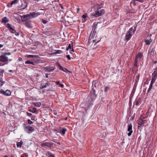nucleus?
Masks as SVG:
<instances>
[{
    "instance_id": "obj_1",
    "label": "nucleus",
    "mask_w": 157,
    "mask_h": 157,
    "mask_svg": "<svg viewBox=\"0 0 157 157\" xmlns=\"http://www.w3.org/2000/svg\"><path fill=\"white\" fill-rule=\"evenodd\" d=\"M8 58L2 54L0 56V66H3L8 64Z\"/></svg>"
},
{
    "instance_id": "obj_2",
    "label": "nucleus",
    "mask_w": 157,
    "mask_h": 157,
    "mask_svg": "<svg viewBox=\"0 0 157 157\" xmlns=\"http://www.w3.org/2000/svg\"><path fill=\"white\" fill-rule=\"evenodd\" d=\"M105 13V11L103 9L100 10H97L95 13H93L91 15L95 17H98L103 15Z\"/></svg>"
},
{
    "instance_id": "obj_3",
    "label": "nucleus",
    "mask_w": 157,
    "mask_h": 157,
    "mask_svg": "<svg viewBox=\"0 0 157 157\" xmlns=\"http://www.w3.org/2000/svg\"><path fill=\"white\" fill-rule=\"evenodd\" d=\"M31 19L30 15L29 14H27L23 15L21 17V19L22 21H26Z\"/></svg>"
},
{
    "instance_id": "obj_4",
    "label": "nucleus",
    "mask_w": 157,
    "mask_h": 157,
    "mask_svg": "<svg viewBox=\"0 0 157 157\" xmlns=\"http://www.w3.org/2000/svg\"><path fill=\"white\" fill-rule=\"evenodd\" d=\"M128 136H130L133 132L132 130V124H129L128 126Z\"/></svg>"
},
{
    "instance_id": "obj_5",
    "label": "nucleus",
    "mask_w": 157,
    "mask_h": 157,
    "mask_svg": "<svg viewBox=\"0 0 157 157\" xmlns=\"http://www.w3.org/2000/svg\"><path fill=\"white\" fill-rule=\"evenodd\" d=\"M41 13L38 12H33L30 13L29 14L30 15L31 18H35L38 17L39 15H40Z\"/></svg>"
},
{
    "instance_id": "obj_6",
    "label": "nucleus",
    "mask_w": 157,
    "mask_h": 157,
    "mask_svg": "<svg viewBox=\"0 0 157 157\" xmlns=\"http://www.w3.org/2000/svg\"><path fill=\"white\" fill-rule=\"evenodd\" d=\"M137 27V26H134L131 28H130L128 32L129 33H130L132 34V35L133 34L136 30V28Z\"/></svg>"
},
{
    "instance_id": "obj_7",
    "label": "nucleus",
    "mask_w": 157,
    "mask_h": 157,
    "mask_svg": "<svg viewBox=\"0 0 157 157\" xmlns=\"http://www.w3.org/2000/svg\"><path fill=\"white\" fill-rule=\"evenodd\" d=\"M0 93L6 96H9L11 94L10 91L8 90H7L5 91L3 90H1L0 91Z\"/></svg>"
},
{
    "instance_id": "obj_8",
    "label": "nucleus",
    "mask_w": 157,
    "mask_h": 157,
    "mask_svg": "<svg viewBox=\"0 0 157 157\" xmlns=\"http://www.w3.org/2000/svg\"><path fill=\"white\" fill-rule=\"evenodd\" d=\"M19 5L20 7L22 9H24L27 7V4L26 1H23L21 2V4Z\"/></svg>"
},
{
    "instance_id": "obj_9",
    "label": "nucleus",
    "mask_w": 157,
    "mask_h": 157,
    "mask_svg": "<svg viewBox=\"0 0 157 157\" xmlns=\"http://www.w3.org/2000/svg\"><path fill=\"white\" fill-rule=\"evenodd\" d=\"M147 121L146 120H143L142 118H140L138 120L137 123L140 125H141L142 124L146 123Z\"/></svg>"
},
{
    "instance_id": "obj_10",
    "label": "nucleus",
    "mask_w": 157,
    "mask_h": 157,
    "mask_svg": "<svg viewBox=\"0 0 157 157\" xmlns=\"http://www.w3.org/2000/svg\"><path fill=\"white\" fill-rule=\"evenodd\" d=\"M53 144L52 143H49L48 142H45L43 143L42 146L44 147H50L51 146L53 145Z\"/></svg>"
},
{
    "instance_id": "obj_11",
    "label": "nucleus",
    "mask_w": 157,
    "mask_h": 157,
    "mask_svg": "<svg viewBox=\"0 0 157 157\" xmlns=\"http://www.w3.org/2000/svg\"><path fill=\"white\" fill-rule=\"evenodd\" d=\"M91 101H93L96 97V95L95 94V91L94 90H92L91 92Z\"/></svg>"
},
{
    "instance_id": "obj_12",
    "label": "nucleus",
    "mask_w": 157,
    "mask_h": 157,
    "mask_svg": "<svg viewBox=\"0 0 157 157\" xmlns=\"http://www.w3.org/2000/svg\"><path fill=\"white\" fill-rule=\"evenodd\" d=\"M6 26L9 29L10 32L12 33H15V30L11 27V25L10 24L8 23L7 24V25Z\"/></svg>"
},
{
    "instance_id": "obj_13",
    "label": "nucleus",
    "mask_w": 157,
    "mask_h": 157,
    "mask_svg": "<svg viewBox=\"0 0 157 157\" xmlns=\"http://www.w3.org/2000/svg\"><path fill=\"white\" fill-rule=\"evenodd\" d=\"M132 36V35L131 34V33L128 32L125 35V39L127 41H128L130 40Z\"/></svg>"
},
{
    "instance_id": "obj_14",
    "label": "nucleus",
    "mask_w": 157,
    "mask_h": 157,
    "mask_svg": "<svg viewBox=\"0 0 157 157\" xmlns=\"http://www.w3.org/2000/svg\"><path fill=\"white\" fill-rule=\"evenodd\" d=\"M57 65L59 68L60 70H62L64 72H69V71L66 68H63L59 63H57Z\"/></svg>"
},
{
    "instance_id": "obj_15",
    "label": "nucleus",
    "mask_w": 157,
    "mask_h": 157,
    "mask_svg": "<svg viewBox=\"0 0 157 157\" xmlns=\"http://www.w3.org/2000/svg\"><path fill=\"white\" fill-rule=\"evenodd\" d=\"M67 50H69V51L72 52H74V50L72 48V43H71V44H69L68 47L67 48Z\"/></svg>"
},
{
    "instance_id": "obj_16",
    "label": "nucleus",
    "mask_w": 157,
    "mask_h": 157,
    "mask_svg": "<svg viewBox=\"0 0 157 157\" xmlns=\"http://www.w3.org/2000/svg\"><path fill=\"white\" fill-rule=\"evenodd\" d=\"M25 129L26 130H28L29 131L32 132L34 131V128L31 126H27L25 127Z\"/></svg>"
},
{
    "instance_id": "obj_17",
    "label": "nucleus",
    "mask_w": 157,
    "mask_h": 157,
    "mask_svg": "<svg viewBox=\"0 0 157 157\" xmlns=\"http://www.w3.org/2000/svg\"><path fill=\"white\" fill-rule=\"evenodd\" d=\"M152 40L151 39H150L149 40H145V42L147 45H149L152 42Z\"/></svg>"
},
{
    "instance_id": "obj_18",
    "label": "nucleus",
    "mask_w": 157,
    "mask_h": 157,
    "mask_svg": "<svg viewBox=\"0 0 157 157\" xmlns=\"http://www.w3.org/2000/svg\"><path fill=\"white\" fill-rule=\"evenodd\" d=\"M157 78V72L154 73L153 75V77H152L151 80L155 82L156 79Z\"/></svg>"
},
{
    "instance_id": "obj_19",
    "label": "nucleus",
    "mask_w": 157,
    "mask_h": 157,
    "mask_svg": "<svg viewBox=\"0 0 157 157\" xmlns=\"http://www.w3.org/2000/svg\"><path fill=\"white\" fill-rule=\"evenodd\" d=\"M29 111L33 113H38V112L37 111L36 109L35 108H33L32 109H30Z\"/></svg>"
},
{
    "instance_id": "obj_20",
    "label": "nucleus",
    "mask_w": 157,
    "mask_h": 157,
    "mask_svg": "<svg viewBox=\"0 0 157 157\" xmlns=\"http://www.w3.org/2000/svg\"><path fill=\"white\" fill-rule=\"evenodd\" d=\"M49 85V83H46L44 85H41L40 86V89H42L46 87L47 86Z\"/></svg>"
},
{
    "instance_id": "obj_21",
    "label": "nucleus",
    "mask_w": 157,
    "mask_h": 157,
    "mask_svg": "<svg viewBox=\"0 0 157 157\" xmlns=\"http://www.w3.org/2000/svg\"><path fill=\"white\" fill-rule=\"evenodd\" d=\"M9 21L8 19L6 17H4L2 19V22L4 23H6Z\"/></svg>"
},
{
    "instance_id": "obj_22",
    "label": "nucleus",
    "mask_w": 157,
    "mask_h": 157,
    "mask_svg": "<svg viewBox=\"0 0 157 157\" xmlns=\"http://www.w3.org/2000/svg\"><path fill=\"white\" fill-rule=\"evenodd\" d=\"M33 105L35 106L36 107H40L41 106V103L40 102H36L33 103Z\"/></svg>"
},
{
    "instance_id": "obj_23",
    "label": "nucleus",
    "mask_w": 157,
    "mask_h": 157,
    "mask_svg": "<svg viewBox=\"0 0 157 157\" xmlns=\"http://www.w3.org/2000/svg\"><path fill=\"white\" fill-rule=\"evenodd\" d=\"M155 82H154V81H152V80H151V84L150 85V86H149V88L148 89V91H149L151 89V88H152V86L153 84Z\"/></svg>"
},
{
    "instance_id": "obj_24",
    "label": "nucleus",
    "mask_w": 157,
    "mask_h": 157,
    "mask_svg": "<svg viewBox=\"0 0 157 157\" xmlns=\"http://www.w3.org/2000/svg\"><path fill=\"white\" fill-rule=\"evenodd\" d=\"M26 26L27 27L29 28H33V26L31 25V24L29 23H27L26 24Z\"/></svg>"
},
{
    "instance_id": "obj_25",
    "label": "nucleus",
    "mask_w": 157,
    "mask_h": 157,
    "mask_svg": "<svg viewBox=\"0 0 157 157\" xmlns=\"http://www.w3.org/2000/svg\"><path fill=\"white\" fill-rule=\"evenodd\" d=\"M17 3V2H16L13 0L11 2V3H10V4H8V7H11L12 6L13 4H16Z\"/></svg>"
},
{
    "instance_id": "obj_26",
    "label": "nucleus",
    "mask_w": 157,
    "mask_h": 157,
    "mask_svg": "<svg viewBox=\"0 0 157 157\" xmlns=\"http://www.w3.org/2000/svg\"><path fill=\"white\" fill-rule=\"evenodd\" d=\"M82 19L83 21L84 22H85L86 21V16L85 14H83L82 16Z\"/></svg>"
},
{
    "instance_id": "obj_27",
    "label": "nucleus",
    "mask_w": 157,
    "mask_h": 157,
    "mask_svg": "<svg viewBox=\"0 0 157 157\" xmlns=\"http://www.w3.org/2000/svg\"><path fill=\"white\" fill-rule=\"evenodd\" d=\"M66 129L65 128H63L61 131L60 133L62 134V135H64L66 131Z\"/></svg>"
},
{
    "instance_id": "obj_28",
    "label": "nucleus",
    "mask_w": 157,
    "mask_h": 157,
    "mask_svg": "<svg viewBox=\"0 0 157 157\" xmlns=\"http://www.w3.org/2000/svg\"><path fill=\"white\" fill-rule=\"evenodd\" d=\"M48 154L49 156V157H55V155L50 152H48Z\"/></svg>"
},
{
    "instance_id": "obj_29",
    "label": "nucleus",
    "mask_w": 157,
    "mask_h": 157,
    "mask_svg": "<svg viewBox=\"0 0 157 157\" xmlns=\"http://www.w3.org/2000/svg\"><path fill=\"white\" fill-rule=\"evenodd\" d=\"M142 57V54L141 53H139L138 54L136 55V59L139 58H141Z\"/></svg>"
},
{
    "instance_id": "obj_30",
    "label": "nucleus",
    "mask_w": 157,
    "mask_h": 157,
    "mask_svg": "<svg viewBox=\"0 0 157 157\" xmlns=\"http://www.w3.org/2000/svg\"><path fill=\"white\" fill-rule=\"evenodd\" d=\"M22 142H18L17 144V147H21L22 144Z\"/></svg>"
},
{
    "instance_id": "obj_31",
    "label": "nucleus",
    "mask_w": 157,
    "mask_h": 157,
    "mask_svg": "<svg viewBox=\"0 0 157 157\" xmlns=\"http://www.w3.org/2000/svg\"><path fill=\"white\" fill-rule=\"evenodd\" d=\"M137 63H138V60L137 59H135V63H134V66H137Z\"/></svg>"
},
{
    "instance_id": "obj_32",
    "label": "nucleus",
    "mask_w": 157,
    "mask_h": 157,
    "mask_svg": "<svg viewBox=\"0 0 157 157\" xmlns=\"http://www.w3.org/2000/svg\"><path fill=\"white\" fill-rule=\"evenodd\" d=\"M27 58H34L35 57V56L33 55H28L27 56Z\"/></svg>"
},
{
    "instance_id": "obj_33",
    "label": "nucleus",
    "mask_w": 157,
    "mask_h": 157,
    "mask_svg": "<svg viewBox=\"0 0 157 157\" xmlns=\"http://www.w3.org/2000/svg\"><path fill=\"white\" fill-rule=\"evenodd\" d=\"M146 0H134V1H138L141 3H143L146 1Z\"/></svg>"
},
{
    "instance_id": "obj_34",
    "label": "nucleus",
    "mask_w": 157,
    "mask_h": 157,
    "mask_svg": "<svg viewBox=\"0 0 157 157\" xmlns=\"http://www.w3.org/2000/svg\"><path fill=\"white\" fill-rule=\"evenodd\" d=\"M109 89V88L108 87L105 86V87L104 91L105 92H107Z\"/></svg>"
},
{
    "instance_id": "obj_35",
    "label": "nucleus",
    "mask_w": 157,
    "mask_h": 157,
    "mask_svg": "<svg viewBox=\"0 0 157 157\" xmlns=\"http://www.w3.org/2000/svg\"><path fill=\"white\" fill-rule=\"evenodd\" d=\"M5 56H6V55H11V53L9 52V53H2Z\"/></svg>"
},
{
    "instance_id": "obj_36",
    "label": "nucleus",
    "mask_w": 157,
    "mask_h": 157,
    "mask_svg": "<svg viewBox=\"0 0 157 157\" xmlns=\"http://www.w3.org/2000/svg\"><path fill=\"white\" fill-rule=\"evenodd\" d=\"M66 57L68 60H70L71 59V57L69 55H67L66 56Z\"/></svg>"
},
{
    "instance_id": "obj_37",
    "label": "nucleus",
    "mask_w": 157,
    "mask_h": 157,
    "mask_svg": "<svg viewBox=\"0 0 157 157\" xmlns=\"http://www.w3.org/2000/svg\"><path fill=\"white\" fill-rule=\"evenodd\" d=\"M28 122L29 124H31L33 123V122L31 121L30 120H28Z\"/></svg>"
},
{
    "instance_id": "obj_38",
    "label": "nucleus",
    "mask_w": 157,
    "mask_h": 157,
    "mask_svg": "<svg viewBox=\"0 0 157 157\" xmlns=\"http://www.w3.org/2000/svg\"><path fill=\"white\" fill-rule=\"evenodd\" d=\"M4 83L2 81H0V86H2Z\"/></svg>"
},
{
    "instance_id": "obj_39",
    "label": "nucleus",
    "mask_w": 157,
    "mask_h": 157,
    "mask_svg": "<svg viewBox=\"0 0 157 157\" xmlns=\"http://www.w3.org/2000/svg\"><path fill=\"white\" fill-rule=\"evenodd\" d=\"M31 62L29 60H27L25 62V63L26 64H30Z\"/></svg>"
},
{
    "instance_id": "obj_40",
    "label": "nucleus",
    "mask_w": 157,
    "mask_h": 157,
    "mask_svg": "<svg viewBox=\"0 0 157 157\" xmlns=\"http://www.w3.org/2000/svg\"><path fill=\"white\" fill-rule=\"evenodd\" d=\"M15 33V35L16 36H18L19 35V33L18 32H16Z\"/></svg>"
},
{
    "instance_id": "obj_41",
    "label": "nucleus",
    "mask_w": 157,
    "mask_h": 157,
    "mask_svg": "<svg viewBox=\"0 0 157 157\" xmlns=\"http://www.w3.org/2000/svg\"><path fill=\"white\" fill-rule=\"evenodd\" d=\"M27 115L30 117L32 115V114L31 113H27Z\"/></svg>"
},
{
    "instance_id": "obj_42",
    "label": "nucleus",
    "mask_w": 157,
    "mask_h": 157,
    "mask_svg": "<svg viewBox=\"0 0 157 157\" xmlns=\"http://www.w3.org/2000/svg\"><path fill=\"white\" fill-rule=\"evenodd\" d=\"M60 87H61V88H63V87H64V86H63V84H60Z\"/></svg>"
},
{
    "instance_id": "obj_43",
    "label": "nucleus",
    "mask_w": 157,
    "mask_h": 157,
    "mask_svg": "<svg viewBox=\"0 0 157 157\" xmlns=\"http://www.w3.org/2000/svg\"><path fill=\"white\" fill-rule=\"evenodd\" d=\"M3 47V45L2 44H0V48Z\"/></svg>"
},
{
    "instance_id": "obj_44",
    "label": "nucleus",
    "mask_w": 157,
    "mask_h": 157,
    "mask_svg": "<svg viewBox=\"0 0 157 157\" xmlns=\"http://www.w3.org/2000/svg\"><path fill=\"white\" fill-rule=\"evenodd\" d=\"M94 26H95L96 25H97V24H96V23H94Z\"/></svg>"
},
{
    "instance_id": "obj_45",
    "label": "nucleus",
    "mask_w": 157,
    "mask_h": 157,
    "mask_svg": "<svg viewBox=\"0 0 157 157\" xmlns=\"http://www.w3.org/2000/svg\"><path fill=\"white\" fill-rule=\"evenodd\" d=\"M56 83L57 84H59V81H57L56 82Z\"/></svg>"
},
{
    "instance_id": "obj_46",
    "label": "nucleus",
    "mask_w": 157,
    "mask_h": 157,
    "mask_svg": "<svg viewBox=\"0 0 157 157\" xmlns=\"http://www.w3.org/2000/svg\"><path fill=\"white\" fill-rule=\"evenodd\" d=\"M43 22L44 24H46V21H43Z\"/></svg>"
},
{
    "instance_id": "obj_47",
    "label": "nucleus",
    "mask_w": 157,
    "mask_h": 157,
    "mask_svg": "<svg viewBox=\"0 0 157 157\" xmlns=\"http://www.w3.org/2000/svg\"><path fill=\"white\" fill-rule=\"evenodd\" d=\"M48 74H46V78H48Z\"/></svg>"
},
{
    "instance_id": "obj_48",
    "label": "nucleus",
    "mask_w": 157,
    "mask_h": 157,
    "mask_svg": "<svg viewBox=\"0 0 157 157\" xmlns=\"http://www.w3.org/2000/svg\"><path fill=\"white\" fill-rule=\"evenodd\" d=\"M136 78H137L138 79L139 78V75H138L137 76H136Z\"/></svg>"
},
{
    "instance_id": "obj_49",
    "label": "nucleus",
    "mask_w": 157,
    "mask_h": 157,
    "mask_svg": "<svg viewBox=\"0 0 157 157\" xmlns=\"http://www.w3.org/2000/svg\"><path fill=\"white\" fill-rule=\"evenodd\" d=\"M33 63H34L33 62H31L30 63V64H33Z\"/></svg>"
},
{
    "instance_id": "obj_50",
    "label": "nucleus",
    "mask_w": 157,
    "mask_h": 157,
    "mask_svg": "<svg viewBox=\"0 0 157 157\" xmlns=\"http://www.w3.org/2000/svg\"><path fill=\"white\" fill-rule=\"evenodd\" d=\"M79 9L78 8L77 9V12H79Z\"/></svg>"
},
{
    "instance_id": "obj_51",
    "label": "nucleus",
    "mask_w": 157,
    "mask_h": 157,
    "mask_svg": "<svg viewBox=\"0 0 157 157\" xmlns=\"http://www.w3.org/2000/svg\"><path fill=\"white\" fill-rule=\"evenodd\" d=\"M138 104H139L138 102H136V105H138Z\"/></svg>"
},
{
    "instance_id": "obj_52",
    "label": "nucleus",
    "mask_w": 157,
    "mask_h": 157,
    "mask_svg": "<svg viewBox=\"0 0 157 157\" xmlns=\"http://www.w3.org/2000/svg\"><path fill=\"white\" fill-rule=\"evenodd\" d=\"M9 72H11L12 71V70H9Z\"/></svg>"
},
{
    "instance_id": "obj_53",
    "label": "nucleus",
    "mask_w": 157,
    "mask_h": 157,
    "mask_svg": "<svg viewBox=\"0 0 157 157\" xmlns=\"http://www.w3.org/2000/svg\"><path fill=\"white\" fill-rule=\"evenodd\" d=\"M57 143L58 144H60V143L59 142H57Z\"/></svg>"
},
{
    "instance_id": "obj_54",
    "label": "nucleus",
    "mask_w": 157,
    "mask_h": 157,
    "mask_svg": "<svg viewBox=\"0 0 157 157\" xmlns=\"http://www.w3.org/2000/svg\"><path fill=\"white\" fill-rule=\"evenodd\" d=\"M92 41H93V42H95V40H92Z\"/></svg>"
},
{
    "instance_id": "obj_55",
    "label": "nucleus",
    "mask_w": 157,
    "mask_h": 157,
    "mask_svg": "<svg viewBox=\"0 0 157 157\" xmlns=\"http://www.w3.org/2000/svg\"><path fill=\"white\" fill-rule=\"evenodd\" d=\"M17 0H14V1H16V2H17Z\"/></svg>"
},
{
    "instance_id": "obj_56",
    "label": "nucleus",
    "mask_w": 157,
    "mask_h": 157,
    "mask_svg": "<svg viewBox=\"0 0 157 157\" xmlns=\"http://www.w3.org/2000/svg\"><path fill=\"white\" fill-rule=\"evenodd\" d=\"M25 155H26V156H28V155L27 154H25Z\"/></svg>"
},
{
    "instance_id": "obj_57",
    "label": "nucleus",
    "mask_w": 157,
    "mask_h": 157,
    "mask_svg": "<svg viewBox=\"0 0 157 157\" xmlns=\"http://www.w3.org/2000/svg\"><path fill=\"white\" fill-rule=\"evenodd\" d=\"M10 60V61H11V60H12V59H10V60Z\"/></svg>"
},
{
    "instance_id": "obj_58",
    "label": "nucleus",
    "mask_w": 157,
    "mask_h": 157,
    "mask_svg": "<svg viewBox=\"0 0 157 157\" xmlns=\"http://www.w3.org/2000/svg\"><path fill=\"white\" fill-rule=\"evenodd\" d=\"M65 119H66V120H67V118H65Z\"/></svg>"
},
{
    "instance_id": "obj_59",
    "label": "nucleus",
    "mask_w": 157,
    "mask_h": 157,
    "mask_svg": "<svg viewBox=\"0 0 157 157\" xmlns=\"http://www.w3.org/2000/svg\"><path fill=\"white\" fill-rule=\"evenodd\" d=\"M21 157H24L23 156H21Z\"/></svg>"
}]
</instances>
